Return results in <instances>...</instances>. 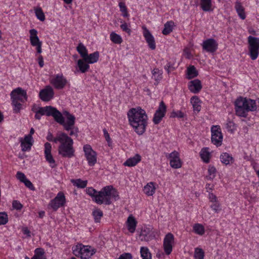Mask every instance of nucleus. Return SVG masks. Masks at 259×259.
Returning a JSON list of instances; mask_svg holds the SVG:
<instances>
[{"mask_svg":"<svg viewBox=\"0 0 259 259\" xmlns=\"http://www.w3.org/2000/svg\"><path fill=\"white\" fill-rule=\"evenodd\" d=\"M46 139L50 142H54L55 143L59 142L61 143L58 147V152L63 157L71 158L74 156L73 140L65 133H58L56 137L54 138L52 134L49 132Z\"/></svg>","mask_w":259,"mask_h":259,"instance_id":"nucleus-1","label":"nucleus"},{"mask_svg":"<svg viewBox=\"0 0 259 259\" xmlns=\"http://www.w3.org/2000/svg\"><path fill=\"white\" fill-rule=\"evenodd\" d=\"M127 116L130 124L135 132L139 135L143 134L148 123L146 111L141 107L133 108L128 111Z\"/></svg>","mask_w":259,"mask_h":259,"instance_id":"nucleus-2","label":"nucleus"},{"mask_svg":"<svg viewBox=\"0 0 259 259\" xmlns=\"http://www.w3.org/2000/svg\"><path fill=\"white\" fill-rule=\"evenodd\" d=\"M87 193L93 197V199L97 203L110 205L112 202L111 198H114L115 200L119 199V195L117 191L112 186H107L103 187L99 192L97 191L92 187L87 189Z\"/></svg>","mask_w":259,"mask_h":259,"instance_id":"nucleus-3","label":"nucleus"},{"mask_svg":"<svg viewBox=\"0 0 259 259\" xmlns=\"http://www.w3.org/2000/svg\"><path fill=\"white\" fill-rule=\"evenodd\" d=\"M235 111L237 116L246 117L248 111H255V101L246 98L239 97L235 102Z\"/></svg>","mask_w":259,"mask_h":259,"instance_id":"nucleus-4","label":"nucleus"},{"mask_svg":"<svg viewBox=\"0 0 259 259\" xmlns=\"http://www.w3.org/2000/svg\"><path fill=\"white\" fill-rule=\"evenodd\" d=\"M59 120L57 123L62 125L66 131H70L69 136L77 137L79 130L77 127L75 126V117L73 115L67 111H64Z\"/></svg>","mask_w":259,"mask_h":259,"instance_id":"nucleus-5","label":"nucleus"},{"mask_svg":"<svg viewBox=\"0 0 259 259\" xmlns=\"http://www.w3.org/2000/svg\"><path fill=\"white\" fill-rule=\"evenodd\" d=\"M73 253L77 257L81 259H89L94 254L96 250L89 245H84L81 243H78L72 247Z\"/></svg>","mask_w":259,"mask_h":259,"instance_id":"nucleus-6","label":"nucleus"},{"mask_svg":"<svg viewBox=\"0 0 259 259\" xmlns=\"http://www.w3.org/2000/svg\"><path fill=\"white\" fill-rule=\"evenodd\" d=\"M37 113L41 115H46L47 116L53 117L55 121L59 122V120L63 113L60 112L56 108L52 106H47L44 107H38Z\"/></svg>","mask_w":259,"mask_h":259,"instance_id":"nucleus-7","label":"nucleus"},{"mask_svg":"<svg viewBox=\"0 0 259 259\" xmlns=\"http://www.w3.org/2000/svg\"><path fill=\"white\" fill-rule=\"evenodd\" d=\"M247 39L249 55L251 59L254 60L259 54V37L250 35Z\"/></svg>","mask_w":259,"mask_h":259,"instance_id":"nucleus-8","label":"nucleus"},{"mask_svg":"<svg viewBox=\"0 0 259 259\" xmlns=\"http://www.w3.org/2000/svg\"><path fill=\"white\" fill-rule=\"evenodd\" d=\"M83 151L85 157L90 166H93L97 162V153L94 151L92 147L88 144L83 146Z\"/></svg>","mask_w":259,"mask_h":259,"instance_id":"nucleus-9","label":"nucleus"},{"mask_svg":"<svg viewBox=\"0 0 259 259\" xmlns=\"http://www.w3.org/2000/svg\"><path fill=\"white\" fill-rule=\"evenodd\" d=\"M211 132L212 143L217 147L221 146L223 141V135L221 129L217 125H213L211 127Z\"/></svg>","mask_w":259,"mask_h":259,"instance_id":"nucleus-10","label":"nucleus"},{"mask_svg":"<svg viewBox=\"0 0 259 259\" xmlns=\"http://www.w3.org/2000/svg\"><path fill=\"white\" fill-rule=\"evenodd\" d=\"M11 100L18 101L20 102H24L27 99V93L25 90L21 88H17L14 89L11 93Z\"/></svg>","mask_w":259,"mask_h":259,"instance_id":"nucleus-11","label":"nucleus"},{"mask_svg":"<svg viewBox=\"0 0 259 259\" xmlns=\"http://www.w3.org/2000/svg\"><path fill=\"white\" fill-rule=\"evenodd\" d=\"M65 203V197L63 193L59 192L56 197L52 199L49 206L55 211L57 210L60 207L62 206Z\"/></svg>","mask_w":259,"mask_h":259,"instance_id":"nucleus-12","label":"nucleus"},{"mask_svg":"<svg viewBox=\"0 0 259 259\" xmlns=\"http://www.w3.org/2000/svg\"><path fill=\"white\" fill-rule=\"evenodd\" d=\"M174 243V236L171 233L167 234L163 240V247L164 252L169 255L172 250V244Z\"/></svg>","mask_w":259,"mask_h":259,"instance_id":"nucleus-13","label":"nucleus"},{"mask_svg":"<svg viewBox=\"0 0 259 259\" xmlns=\"http://www.w3.org/2000/svg\"><path fill=\"white\" fill-rule=\"evenodd\" d=\"M54 94L53 88L51 86L48 85L40 91L39 96L42 101L47 102L53 98Z\"/></svg>","mask_w":259,"mask_h":259,"instance_id":"nucleus-14","label":"nucleus"},{"mask_svg":"<svg viewBox=\"0 0 259 259\" xmlns=\"http://www.w3.org/2000/svg\"><path fill=\"white\" fill-rule=\"evenodd\" d=\"M202 48L208 52L214 53L218 49V44L213 38H209L203 41Z\"/></svg>","mask_w":259,"mask_h":259,"instance_id":"nucleus-15","label":"nucleus"},{"mask_svg":"<svg viewBox=\"0 0 259 259\" xmlns=\"http://www.w3.org/2000/svg\"><path fill=\"white\" fill-rule=\"evenodd\" d=\"M52 146L50 143L47 142L45 144V155L46 160L49 163L52 168L56 166L55 161L51 154Z\"/></svg>","mask_w":259,"mask_h":259,"instance_id":"nucleus-16","label":"nucleus"},{"mask_svg":"<svg viewBox=\"0 0 259 259\" xmlns=\"http://www.w3.org/2000/svg\"><path fill=\"white\" fill-rule=\"evenodd\" d=\"M143 35L147 42L149 47L154 50L156 48L155 39L150 31L145 27L143 26Z\"/></svg>","mask_w":259,"mask_h":259,"instance_id":"nucleus-17","label":"nucleus"},{"mask_svg":"<svg viewBox=\"0 0 259 259\" xmlns=\"http://www.w3.org/2000/svg\"><path fill=\"white\" fill-rule=\"evenodd\" d=\"M169 158H170V165L174 168H179L182 166V162L179 158V154L176 151H174L169 154Z\"/></svg>","mask_w":259,"mask_h":259,"instance_id":"nucleus-18","label":"nucleus"},{"mask_svg":"<svg viewBox=\"0 0 259 259\" xmlns=\"http://www.w3.org/2000/svg\"><path fill=\"white\" fill-rule=\"evenodd\" d=\"M52 84L57 89H63L67 83L66 79L62 75L57 74L51 81Z\"/></svg>","mask_w":259,"mask_h":259,"instance_id":"nucleus-19","label":"nucleus"},{"mask_svg":"<svg viewBox=\"0 0 259 259\" xmlns=\"http://www.w3.org/2000/svg\"><path fill=\"white\" fill-rule=\"evenodd\" d=\"M140 236L142 237L141 240L149 241L155 238V233L150 228L142 229Z\"/></svg>","mask_w":259,"mask_h":259,"instance_id":"nucleus-20","label":"nucleus"},{"mask_svg":"<svg viewBox=\"0 0 259 259\" xmlns=\"http://www.w3.org/2000/svg\"><path fill=\"white\" fill-rule=\"evenodd\" d=\"M202 88L201 81L198 79H194L189 82V89L194 93L197 94L200 92Z\"/></svg>","mask_w":259,"mask_h":259,"instance_id":"nucleus-21","label":"nucleus"},{"mask_svg":"<svg viewBox=\"0 0 259 259\" xmlns=\"http://www.w3.org/2000/svg\"><path fill=\"white\" fill-rule=\"evenodd\" d=\"M141 160V156L136 154L134 157L127 159L123 163V165L127 166H134Z\"/></svg>","mask_w":259,"mask_h":259,"instance_id":"nucleus-22","label":"nucleus"},{"mask_svg":"<svg viewBox=\"0 0 259 259\" xmlns=\"http://www.w3.org/2000/svg\"><path fill=\"white\" fill-rule=\"evenodd\" d=\"M30 33V41L31 45L32 46H35L36 45L41 42L39 40L38 37L37 36V31L35 29H32L29 30Z\"/></svg>","mask_w":259,"mask_h":259,"instance_id":"nucleus-23","label":"nucleus"},{"mask_svg":"<svg viewBox=\"0 0 259 259\" xmlns=\"http://www.w3.org/2000/svg\"><path fill=\"white\" fill-rule=\"evenodd\" d=\"M220 158L221 161L226 165L233 163L234 161L233 157L227 152L223 153Z\"/></svg>","mask_w":259,"mask_h":259,"instance_id":"nucleus-24","label":"nucleus"},{"mask_svg":"<svg viewBox=\"0 0 259 259\" xmlns=\"http://www.w3.org/2000/svg\"><path fill=\"white\" fill-rule=\"evenodd\" d=\"M99 58V53L98 51L95 52L93 53L88 54L87 56H85L84 60L85 62L88 63L93 64L97 62Z\"/></svg>","mask_w":259,"mask_h":259,"instance_id":"nucleus-25","label":"nucleus"},{"mask_svg":"<svg viewBox=\"0 0 259 259\" xmlns=\"http://www.w3.org/2000/svg\"><path fill=\"white\" fill-rule=\"evenodd\" d=\"M235 9L239 17L242 20H244L246 18L245 10H244V7L242 6L241 3L240 2L237 1L235 3Z\"/></svg>","mask_w":259,"mask_h":259,"instance_id":"nucleus-26","label":"nucleus"},{"mask_svg":"<svg viewBox=\"0 0 259 259\" xmlns=\"http://www.w3.org/2000/svg\"><path fill=\"white\" fill-rule=\"evenodd\" d=\"M126 223L128 231L132 233H134L135 231L137 223L135 219L133 217L130 216Z\"/></svg>","mask_w":259,"mask_h":259,"instance_id":"nucleus-27","label":"nucleus"},{"mask_svg":"<svg viewBox=\"0 0 259 259\" xmlns=\"http://www.w3.org/2000/svg\"><path fill=\"white\" fill-rule=\"evenodd\" d=\"M144 192L148 196H152L155 191V188L154 187V183L150 182L148 183L144 187Z\"/></svg>","mask_w":259,"mask_h":259,"instance_id":"nucleus-28","label":"nucleus"},{"mask_svg":"<svg viewBox=\"0 0 259 259\" xmlns=\"http://www.w3.org/2000/svg\"><path fill=\"white\" fill-rule=\"evenodd\" d=\"M89 63L85 62L84 59H79L77 61V66L81 73H85L88 71L90 68Z\"/></svg>","mask_w":259,"mask_h":259,"instance_id":"nucleus-29","label":"nucleus"},{"mask_svg":"<svg viewBox=\"0 0 259 259\" xmlns=\"http://www.w3.org/2000/svg\"><path fill=\"white\" fill-rule=\"evenodd\" d=\"M187 78L188 79H191L197 76L198 75V72L194 66H190L187 68Z\"/></svg>","mask_w":259,"mask_h":259,"instance_id":"nucleus-30","label":"nucleus"},{"mask_svg":"<svg viewBox=\"0 0 259 259\" xmlns=\"http://www.w3.org/2000/svg\"><path fill=\"white\" fill-rule=\"evenodd\" d=\"M152 76L154 77L156 82L155 84H158L159 81L162 78V71L159 70L158 68H154L152 71Z\"/></svg>","mask_w":259,"mask_h":259,"instance_id":"nucleus-31","label":"nucleus"},{"mask_svg":"<svg viewBox=\"0 0 259 259\" xmlns=\"http://www.w3.org/2000/svg\"><path fill=\"white\" fill-rule=\"evenodd\" d=\"M191 103L193 105L194 111L199 112L201 110L200 100L197 96H193L191 98Z\"/></svg>","mask_w":259,"mask_h":259,"instance_id":"nucleus-32","label":"nucleus"},{"mask_svg":"<svg viewBox=\"0 0 259 259\" xmlns=\"http://www.w3.org/2000/svg\"><path fill=\"white\" fill-rule=\"evenodd\" d=\"M174 26V22L172 21H167L164 25V29L162 33L164 35H167L172 31Z\"/></svg>","mask_w":259,"mask_h":259,"instance_id":"nucleus-33","label":"nucleus"},{"mask_svg":"<svg viewBox=\"0 0 259 259\" xmlns=\"http://www.w3.org/2000/svg\"><path fill=\"white\" fill-rule=\"evenodd\" d=\"M200 155L202 159L205 163H208L209 161L210 153L208 151V148H203L201 149Z\"/></svg>","mask_w":259,"mask_h":259,"instance_id":"nucleus-34","label":"nucleus"},{"mask_svg":"<svg viewBox=\"0 0 259 259\" xmlns=\"http://www.w3.org/2000/svg\"><path fill=\"white\" fill-rule=\"evenodd\" d=\"M76 50L78 53L80 55V56L83 59H84L85 56H87V55L88 54V50L82 43L80 42L78 45V46L76 48Z\"/></svg>","mask_w":259,"mask_h":259,"instance_id":"nucleus-35","label":"nucleus"},{"mask_svg":"<svg viewBox=\"0 0 259 259\" xmlns=\"http://www.w3.org/2000/svg\"><path fill=\"white\" fill-rule=\"evenodd\" d=\"M201 8L205 12H209L211 10V0H201Z\"/></svg>","mask_w":259,"mask_h":259,"instance_id":"nucleus-36","label":"nucleus"},{"mask_svg":"<svg viewBox=\"0 0 259 259\" xmlns=\"http://www.w3.org/2000/svg\"><path fill=\"white\" fill-rule=\"evenodd\" d=\"M140 253L143 259H151V254L147 247H141Z\"/></svg>","mask_w":259,"mask_h":259,"instance_id":"nucleus-37","label":"nucleus"},{"mask_svg":"<svg viewBox=\"0 0 259 259\" xmlns=\"http://www.w3.org/2000/svg\"><path fill=\"white\" fill-rule=\"evenodd\" d=\"M35 254L31 259H47L44 256L45 252L42 248H37L35 250Z\"/></svg>","mask_w":259,"mask_h":259,"instance_id":"nucleus-38","label":"nucleus"},{"mask_svg":"<svg viewBox=\"0 0 259 259\" xmlns=\"http://www.w3.org/2000/svg\"><path fill=\"white\" fill-rule=\"evenodd\" d=\"M92 214L96 223H100L101 218L103 217V213L102 210L99 209H95L93 211Z\"/></svg>","mask_w":259,"mask_h":259,"instance_id":"nucleus-39","label":"nucleus"},{"mask_svg":"<svg viewBox=\"0 0 259 259\" xmlns=\"http://www.w3.org/2000/svg\"><path fill=\"white\" fill-rule=\"evenodd\" d=\"M71 182L74 185H75L76 187L80 188H85L87 186L88 183L87 181H83L80 179L72 180Z\"/></svg>","mask_w":259,"mask_h":259,"instance_id":"nucleus-40","label":"nucleus"},{"mask_svg":"<svg viewBox=\"0 0 259 259\" xmlns=\"http://www.w3.org/2000/svg\"><path fill=\"white\" fill-rule=\"evenodd\" d=\"M217 170L213 166H209L208 169V175L206 177L209 180H213L216 175Z\"/></svg>","mask_w":259,"mask_h":259,"instance_id":"nucleus-41","label":"nucleus"},{"mask_svg":"<svg viewBox=\"0 0 259 259\" xmlns=\"http://www.w3.org/2000/svg\"><path fill=\"white\" fill-rule=\"evenodd\" d=\"M110 39L113 42L116 44H120L122 41L121 36L114 32L110 34Z\"/></svg>","mask_w":259,"mask_h":259,"instance_id":"nucleus-42","label":"nucleus"},{"mask_svg":"<svg viewBox=\"0 0 259 259\" xmlns=\"http://www.w3.org/2000/svg\"><path fill=\"white\" fill-rule=\"evenodd\" d=\"M193 230L196 234L200 235H202L205 232L204 227L200 224H195Z\"/></svg>","mask_w":259,"mask_h":259,"instance_id":"nucleus-43","label":"nucleus"},{"mask_svg":"<svg viewBox=\"0 0 259 259\" xmlns=\"http://www.w3.org/2000/svg\"><path fill=\"white\" fill-rule=\"evenodd\" d=\"M35 13L37 18L41 21H44L45 20V16L41 8H36Z\"/></svg>","mask_w":259,"mask_h":259,"instance_id":"nucleus-44","label":"nucleus"},{"mask_svg":"<svg viewBox=\"0 0 259 259\" xmlns=\"http://www.w3.org/2000/svg\"><path fill=\"white\" fill-rule=\"evenodd\" d=\"M32 140V137L30 135H25L24 140H22V139L21 138L20 141V142H25L27 145H28L27 148H31L33 144Z\"/></svg>","mask_w":259,"mask_h":259,"instance_id":"nucleus-45","label":"nucleus"},{"mask_svg":"<svg viewBox=\"0 0 259 259\" xmlns=\"http://www.w3.org/2000/svg\"><path fill=\"white\" fill-rule=\"evenodd\" d=\"M204 252L203 250L199 248H196L195 250L194 257L195 259H203Z\"/></svg>","mask_w":259,"mask_h":259,"instance_id":"nucleus-46","label":"nucleus"},{"mask_svg":"<svg viewBox=\"0 0 259 259\" xmlns=\"http://www.w3.org/2000/svg\"><path fill=\"white\" fill-rule=\"evenodd\" d=\"M164 116V114L155 112L153 118V121L154 123V124H158V123H159Z\"/></svg>","mask_w":259,"mask_h":259,"instance_id":"nucleus-47","label":"nucleus"},{"mask_svg":"<svg viewBox=\"0 0 259 259\" xmlns=\"http://www.w3.org/2000/svg\"><path fill=\"white\" fill-rule=\"evenodd\" d=\"M8 222V216L5 212H0V226L6 224Z\"/></svg>","mask_w":259,"mask_h":259,"instance_id":"nucleus-48","label":"nucleus"},{"mask_svg":"<svg viewBox=\"0 0 259 259\" xmlns=\"http://www.w3.org/2000/svg\"><path fill=\"white\" fill-rule=\"evenodd\" d=\"M12 104L14 107V111L15 113L19 112L22 108V104L20 102L18 101L12 100Z\"/></svg>","mask_w":259,"mask_h":259,"instance_id":"nucleus-49","label":"nucleus"},{"mask_svg":"<svg viewBox=\"0 0 259 259\" xmlns=\"http://www.w3.org/2000/svg\"><path fill=\"white\" fill-rule=\"evenodd\" d=\"M119 7L120 8V11L122 13V16L124 17H127L128 16V14L127 13V10L124 3L120 2L119 3Z\"/></svg>","mask_w":259,"mask_h":259,"instance_id":"nucleus-50","label":"nucleus"},{"mask_svg":"<svg viewBox=\"0 0 259 259\" xmlns=\"http://www.w3.org/2000/svg\"><path fill=\"white\" fill-rule=\"evenodd\" d=\"M166 106L164 103L163 101H161L160 103V104L159 105V107L158 109L156 110V113H161V114H164V115L166 113Z\"/></svg>","mask_w":259,"mask_h":259,"instance_id":"nucleus-51","label":"nucleus"},{"mask_svg":"<svg viewBox=\"0 0 259 259\" xmlns=\"http://www.w3.org/2000/svg\"><path fill=\"white\" fill-rule=\"evenodd\" d=\"M185 116V114L180 110H178L177 111H173L170 114V118L177 117V118H181L184 117Z\"/></svg>","mask_w":259,"mask_h":259,"instance_id":"nucleus-52","label":"nucleus"},{"mask_svg":"<svg viewBox=\"0 0 259 259\" xmlns=\"http://www.w3.org/2000/svg\"><path fill=\"white\" fill-rule=\"evenodd\" d=\"M210 207L215 212H218L221 210L220 204L218 201L213 202V204L210 205Z\"/></svg>","mask_w":259,"mask_h":259,"instance_id":"nucleus-53","label":"nucleus"},{"mask_svg":"<svg viewBox=\"0 0 259 259\" xmlns=\"http://www.w3.org/2000/svg\"><path fill=\"white\" fill-rule=\"evenodd\" d=\"M13 208L19 210H21L23 207L22 204L18 200H14L12 203Z\"/></svg>","mask_w":259,"mask_h":259,"instance_id":"nucleus-54","label":"nucleus"},{"mask_svg":"<svg viewBox=\"0 0 259 259\" xmlns=\"http://www.w3.org/2000/svg\"><path fill=\"white\" fill-rule=\"evenodd\" d=\"M16 177L22 183H24V182L27 180L25 175L21 171H18L17 172Z\"/></svg>","mask_w":259,"mask_h":259,"instance_id":"nucleus-55","label":"nucleus"},{"mask_svg":"<svg viewBox=\"0 0 259 259\" xmlns=\"http://www.w3.org/2000/svg\"><path fill=\"white\" fill-rule=\"evenodd\" d=\"M235 124L233 122L230 120H228L226 127L229 131L232 132L235 130Z\"/></svg>","mask_w":259,"mask_h":259,"instance_id":"nucleus-56","label":"nucleus"},{"mask_svg":"<svg viewBox=\"0 0 259 259\" xmlns=\"http://www.w3.org/2000/svg\"><path fill=\"white\" fill-rule=\"evenodd\" d=\"M23 183L25 184V186L28 188L30 190L32 191L35 190L33 185L28 179H27V180H26Z\"/></svg>","mask_w":259,"mask_h":259,"instance_id":"nucleus-57","label":"nucleus"},{"mask_svg":"<svg viewBox=\"0 0 259 259\" xmlns=\"http://www.w3.org/2000/svg\"><path fill=\"white\" fill-rule=\"evenodd\" d=\"M103 131L104 133V135L105 138L106 140L107 141V142H108V145L110 146V144L111 143V140L110 139L109 134L108 133L106 129H105V128H104Z\"/></svg>","mask_w":259,"mask_h":259,"instance_id":"nucleus-58","label":"nucleus"},{"mask_svg":"<svg viewBox=\"0 0 259 259\" xmlns=\"http://www.w3.org/2000/svg\"><path fill=\"white\" fill-rule=\"evenodd\" d=\"M120 28L123 31H125L127 32L128 34H130L131 32V30L128 27L127 24L126 23L122 24L120 25Z\"/></svg>","mask_w":259,"mask_h":259,"instance_id":"nucleus-59","label":"nucleus"},{"mask_svg":"<svg viewBox=\"0 0 259 259\" xmlns=\"http://www.w3.org/2000/svg\"><path fill=\"white\" fill-rule=\"evenodd\" d=\"M118 259H132V255L130 253H124L121 254Z\"/></svg>","mask_w":259,"mask_h":259,"instance_id":"nucleus-60","label":"nucleus"},{"mask_svg":"<svg viewBox=\"0 0 259 259\" xmlns=\"http://www.w3.org/2000/svg\"><path fill=\"white\" fill-rule=\"evenodd\" d=\"M209 198L211 202H214L216 201H218L217 198L215 195H214L213 193H209Z\"/></svg>","mask_w":259,"mask_h":259,"instance_id":"nucleus-61","label":"nucleus"},{"mask_svg":"<svg viewBox=\"0 0 259 259\" xmlns=\"http://www.w3.org/2000/svg\"><path fill=\"white\" fill-rule=\"evenodd\" d=\"M22 232L23 234L26 235L27 237H29L31 236V232L27 227L23 228Z\"/></svg>","mask_w":259,"mask_h":259,"instance_id":"nucleus-62","label":"nucleus"},{"mask_svg":"<svg viewBox=\"0 0 259 259\" xmlns=\"http://www.w3.org/2000/svg\"><path fill=\"white\" fill-rule=\"evenodd\" d=\"M21 147L23 151H26L30 149V148H27L28 145L25 142H21Z\"/></svg>","mask_w":259,"mask_h":259,"instance_id":"nucleus-63","label":"nucleus"},{"mask_svg":"<svg viewBox=\"0 0 259 259\" xmlns=\"http://www.w3.org/2000/svg\"><path fill=\"white\" fill-rule=\"evenodd\" d=\"M41 45H42V42L36 45L35 47H36V51H37V53H38V54H40L42 52V50H41Z\"/></svg>","mask_w":259,"mask_h":259,"instance_id":"nucleus-64","label":"nucleus"}]
</instances>
